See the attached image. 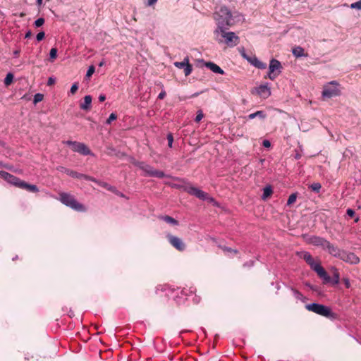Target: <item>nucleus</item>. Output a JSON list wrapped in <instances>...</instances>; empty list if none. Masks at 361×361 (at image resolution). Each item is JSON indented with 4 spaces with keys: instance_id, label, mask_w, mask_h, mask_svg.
<instances>
[{
    "instance_id": "f257e3e1",
    "label": "nucleus",
    "mask_w": 361,
    "mask_h": 361,
    "mask_svg": "<svg viewBox=\"0 0 361 361\" xmlns=\"http://www.w3.org/2000/svg\"><path fill=\"white\" fill-rule=\"evenodd\" d=\"M216 27L214 32H221V30L229 29L236 23L243 19V16L238 11L231 12L226 6L216 8L213 14Z\"/></svg>"
},
{
    "instance_id": "f03ea898",
    "label": "nucleus",
    "mask_w": 361,
    "mask_h": 361,
    "mask_svg": "<svg viewBox=\"0 0 361 361\" xmlns=\"http://www.w3.org/2000/svg\"><path fill=\"white\" fill-rule=\"evenodd\" d=\"M299 256L310 265V268L314 271L322 279H323L324 283H328L331 281V277L328 275L327 272L319 263L314 262L310 252H302L299 254Z\"/></svg>"
},
{
    "instance_id": "7ed1b4c3",
    "label": "nucleus",
    "mask_w": 361,
    "mask_h": 361,
    "mask_svg": "<svg viewBox=\"0 0 361 361\" xmlns=\"http://www.w3.org/2000/svg\"><path fill=\"white\" fill-rule=\"evenodd\" d=\"M228 30H221V32H214V35L219 43L224 42L229 47H234L239 44L240 38L234 32Z\"/></svg>"
},
{
    "instance_id": "20e7f679",
    "label": "nucleus",
    "mask_w": 361,
    "mask_h": 361,
    "mask_svg": "<svg viewBox=\"0 0 361 361\" xmlns=\"http://www.w3.org/2000/svg\"><path fill=\"white\" fill-rule=\"evenodd\" d=\"M175 186L178 188H183L185 192H188L191 195L195 196L200 200H207L209 202L213 203L214 204H216V203L215 200L213 197L209 196V195L207 192L192 185H188L185 186H180L176 185Z\"/></svg>"
},
{
    "instance_id": "39448f33",
    "label": "nucleus",
    "mask_w": 361,
    "mask_h": 361,
    "mask_svg": "<svg viewBox=\"0 0 361 361\" xmlns=\"http://www.w3.org/2000/svg\"><path fill=\"white\" fill-rule=\"evenodd\" d=\"M60 201L65 205L71 207V209L78 211V212H85V207L80 203H79L74 196L66 193L62 192L59 195Z\"/></svg>"
},
{
    "instance_id": "423d86ee",
    "label": "nucleus",
    "mask_w": 361,
    "mask_h": 361,
    "mask_svg": "<svg viewBox=\"0 0 361 361\" xmlns=\"http://www.w3.org/2000/svg\"><path fill=\"white\" fill-rule=\"evenodd\" d=\"M305 308L310 312H312L326 318L334 317V313L332 312L331 308L319 303L313 302L311 304H307L305 305Z\"/></svg>"
},
{
    "instance_id": "0eeeda50",
    "label": "nucleus",
    "mask_w": 361,
    "mask_h": 361,
    "mask_svg": "<svg viewBox=\"0 0 361 361\" xmlns=\"http://www.w3.org/2000/svg\"><path fill=\"white\" fill-rule=\"evenodd\" d=\"M340 85L336 80H332L323 87L322 95L324 98H331L341 94Z\"/></svg>"
},
{
    "instance_id": "6e6552de",
    "label": "nucleus",
    "mask_w": 361,
    "mask_h": 361,
    "mask_svg": "<svg viewBox=\"0 0 361 361\" xmlns=\"http://www.w3.org/2000/svg\"><path fill=\"white\" fill-rule=\"evenodd\" d=\"M135 164L137 166H138L140 169H142L145 173V175L147 176L156 177L159 178H162L167 176V175H166L164 171L157 170L145 162L137 161L135 163Z\"/></svg>"
},
{
    "instance_id": "1a4fd4ad",
    "label": "nucleus",
    "mask_w": 361,
    "mask_h": 361,
    "mask_svg": "<svg viewBox=\"0 0 361 361\" xmlns=\"http://www.w3.org/2000/svg\"><path fill=\"white\" fill-rule=\"evenodd\" d=\"M63 143L71 146L73 152H78L82 155H94L91 150L84 143L71 140L65 141Z\"/></svg>"
},
{
    "instance_id": "9d476101",
    "label": "nucleus",
    "mask_w": 361,
    "mask_h": 361,
    "mask_svg": "<svg viewBox=\"0 0 361 361\" xmlns=\"http://www.w3.org/2000/svg\"><path fill=\"white\" fill-rule=\"evenodd\" d=\"M281 68V63L276 59H271L269 66L267 78L271 80H274L280 74Z\"/></svg>"
},
{
    "instance_id": "9b49d317",
    "label": "nucleus",
    "mask_w": 361,
    "mask_h": 361,
    "mask_svg": "<svg viewBox=\"0 0 361 361\" xmlns=\"http://www.w3.org/2000/svg\"><path fill=\"white\" fill-rule=\"evenodd\" d=\"M339 259L351 264H357L360 262V258L355 254L345 250H343Z\"/></svg>"
},
{
    "instance_id": "f8f14e48",
    "label": "nucleus",
    "mask_w": 361,
    "mask_h": 361,
    "mask_svg": "<svg viewBox=\"0 0 361 361\" xmlns=\"http://www.w3.org/2000/svg\"><path fill=\"white\" fill-rule=\"evenodd\" d=\"M174 66L180 69L183 68L185 76L189 75L192 73V68L189 63V59L188 57H185L183 61L175 62Z\"/></svg>"
},
{
    "instance_id": "ddd939ff",
    "label": "nucleus",
    "mask_w": 361,
    "mask_h": 361,
    "mask_svg": "<svg viewBox=\"0 0 361 361\" xmlns=\"http://www.w3.org/2000/svg\"><path fill=\"white\" fill-rule=\"evenodd\" d=\"M167 239L169 243L178 250L183 251L185 250V244L180 238L171 234H168Z\"/></svg>"
},
{
    "instance_id": "4468645a",
    "label": "nucleus",
    "mask_w": 361,
    "mask_h": 361,
    "mask_svg": "<svg viewBox=\"0 0 361 361\" xmlns=\"http://www.w3.org/2000/svg\"><path fill=\"white\" fill-rule=\"evenodd\" d=\"M255 92L260 97L267 99L271 95V89L270 87L268 86V84L260 85L255 87Z\"/></svg>"
},
{
    "instance_id": "2eb2a0df",
    "label": "nucleus",
    "mask_w": 361,
    "mask_h": 361,
    "mask_svg": "<svg viewBox=\"0 0 361 361\" xmlns=\"http://www.w3.org/2000/svg\"><path fill=\"white\" fill-rule=\"evenodd\" d=\"M324 250L335 257L340 258L343 250H341L338 246L331 243L329 241L326 245Z\"/></svg>"
},
{
    "instance_id": "dca6fc26",
    "label": "nucleus",
    "mask_w": 361,
    "mask_h": 361,
    "mask_svg": "<svg viewBox=\"0 0 361 361\" xmlns=\"http://www.w3.org/2000/svg\"><path fill=\"white\" fill-rule=\"evenodd\" d=\"M242 55L253 66L262 70L267 68V64L259 61L255 56L249 57L247 56L244 53Z\"/></svg>"
},
{
    "instance_id": "f3484780",
    "label": "nucleus",
    "mask_w": 361,
    "mask_h": 361,
    "mask_svg": "<svg viewBox=\"0 0 361 361\" xmlns=\"http://www.w3.org/2000/svg\"><path fill=\"white\" fill-rule=\"evenodd\" d=\"M328 241L329 240L324 238L315 235L310 237L308 240L309 243L314 246L321 247L323 250H324Z\"/></svg>"
},
{
    "instance_id": "a211bd4d",
    "label": "nucleus",
    "mask_w": 361,
    "mask_h": 361,
    "mask_svg": "<svg viewBox=\"0 0 361 361\" xmlns=\"http://www.w3.org/2000/svg\"><path fill=\"white\" fill-rule=\"evenodd\" d=\"M58 170H59L61 172L66 173V174H68V176H70L72 178H82V176H83V174H82V173H78L76 171L64 168L63 166H60L58 169Z\"/></svg>"
},
{
    "instance_id": "6ab92c4d",
    "label": "nucleus",
    "mask_w": 361,
    "mask_h": 361,
    "mask_svg": "<svg viewBox=\"0 0 361 361\" xmlns=\"http://www.w3.org/2000/svg\"><path fill=\"white\" fill-rule=\"evenodd\" d=\"M92 97L90 95H86L84 97V102L80 104V107L81 109L88 111L91 108Z\"/></svg>"
},
{
    "instance_id": "aec40b11",
    "label": "nucleus",
    "mask_w": 361,
    "mask_h": 361,
    "mask_svg": "<svg viewBox=\"0 0 361 361\" xmlns=\"http://www.w3.org/2000/svg\"><path fill=\"white\" fill-rule=\"evenodd\" d=\"M205 66L207 68H209L212 72L215 73H219L221 75L224 73L223 69L213 62H207L206 63Z\"/></svg>"
},
{
    "instance_id": "412c9836",
    "label": "nucleus",
    "mask_w": 361,
    "mask_h": 361,
    "mask_svg": "<svg viewBox=\"0 0 361 361\" xmlns=\"http://www.w3.org/2000/svg\"><path fill=\"white\" fill-rule=\"evenodd\" d=\"M8 183L17 186L20 188L21 183H23V180H21L19 178L10 174V178H8V179L6 180Z\"/></svg>"
},
{
    "instance_id": "4be33fe9",
    "label": "nucleus",
    "mask_w": 361,
    "mask_h": 361,
    "mask_svg": "<svg viewBox=\"0 0 361 361\" xmlns=\"http://www.w3.org/2000/svg\"><path fill=\"white\" fill-rule=\"evenodd\" d=\"M257 117L262 120H264V118H266L267 114L263 111H257L250 114L247 116V118L250 120L254 119Z\"/></svg>"
},
{
    "instance_id": "5701e85b",
    "label": "nucleus",
    "mask_w": 361,
    "mask_h": 361,
    "mask_svg": "<svg viewBox=\"0 0 361 361\" xmlns=\"http://www.w3.org/2000/svg\"><path fill=\"white\" fill-rule=\"evenodd\" d=\"M20 188L25 189L30 192H37L39 191L38 188L35 185L28 184L23 180Z\"/></svg>"
},
{
    "instance_id": "b1692460",
    "label": "nucleus",
    "mask_w": 361,
    "mask_h": 361,
    "mask_svg": "<svg viewBox=\"0 0 361 361\" xmlns=\"http://www.w3.org/2000/svg\"><path fill=\"white\" fill-rule=\"evenodd\" d=\"M332 272L333 279H331V281L329 283H331L333 285H337L339 283L340 281L339 272L336 268H332Z\"/></svg>"
},
{
    "instance_id": "393cba45",
    "label": "nucleus",
    "mask_w": 361,
    "mask_h": 361,
    "mask_svg": "<svg viewBox=\"0 0 361 361\" xmlns=\"http://www.w3.org/2000/svg\"><path fill=\"white\" fill-rule=\"evenodd\" d=\"M159 219L164 221L166 223L173 226H177L178 224V221L177 220L167 215L161 216H159Z\"/></svg>"
},
{
    "instance_id": "a878e982",
    "label": "nucleus",
    "mask_w": 361,
    "mask_h": 361,
    "mask_svg": "<svg viewBox=\"0 0 361 361\" xmlns=\"http://www.w3.org/2000/svg\"><path fill=\"white\" fill-rule=\"evenodd\" d=\"M272 192L273 190L271 185H267L266 187H264L263 189V194L262 196V200H267L269 197L271 196Z\"/></svg>"
},
{
    "instance_id": "bb28decb",
    "label": "nucleus",
    "mask_w": 361,
    "mask_h": 361,
    "mask_svg": "<svg viewBox=\"0 0 361 361\" xmlns=\"http://www.w3.org/2000/svg\"><path fill=\"white\" fill-rule=\"evenodd\" d=\"M292 53L295 57H301L305 56L304 49L301 47H295L293 48Z\"/></svg>"
},
{
    "instance_id": "cd10ccee",
    "label": "nucleus",
    "mask_w": 361,
    "mask_h": 361,
    "mask_svg": "<svg viewBox=\"0 0 361 361\" xmlns=\"http://www.w3.org/2000/svg\"><path fill=\"white\" fill-rule=\"evenodd\" d=\"M292 291L293 293L294 297L302 302H305L307 300V298L305 297L300 292H299L298 290L292 288Z\"/></svg>"
},
{
    "instance_id": "c85d7f7f",
    "label": "nucleus",
    "mask_w": 361,
    "mask_h": 361,
    "mask_svg": "<svg viewBox=\"0 0 361 361\" xmlns=\"http://www.w3.org/2000/svg\"><path fill=\"white\" fill-rule=\"evenodd\" d=\"M57 56V49L51 48L49 52V60L54 61Z\"/></svg>"
},
{
    "instance_id": "c756f323",
    "label": "nucleus",
    "mask_w": 361,
    "mask_h": 361,
    "mask_svg": "<svg viewBox=\"0 0 361 361\" xmlns=\"http://www.w3.org/2000/svg\"><path fill=\"white\" fill-rule=\"evenodd\" d=\"M13 80V75L11 73H8L5 79H4V84L5 85L8 86L9 85Z\"/></svg>"
},
{
    "instance_id": "7c9ffc66",
    "label": "nucleus",
    "mask_w": 361,
    "mask_h": 361,
    "mask_svg": "<svg viewBox=\"0 0 361 361\" xmlns=\"http://www.w3.org/2000/svg\"><path fill=\"white\" fill-rule=\"evenodd\" d=\"M322 185L319 183H314L310 185V188L314 192H319Z\"/></svg>"
},
{
    "instance_id": "2f4dec72",
    "label": "nucleus",
    "mask_w": 361,
    "mask_h": 361,
    "mask_svg": "<svg viewBox=\"0 0 361 361\" xmlns=\"http://www.w3.org/2000/svg\"><path fill=\"white\" fill-rule=\"evenodd\" d=\"M297 195L295 193L291 194L287 201V205H290L296 201Z\"/></svg>"
},
{
    "instance_id": "473e14b6",
    "label": "nucleus",
    "mask_w": 361,
    "mask_h": 361,
    "mask_svg": "<svg viewBox=\"0 0 361 361\" xmlns=\"http://www.w3.org/2000/svg\"><path fill=\"white\" fill-rule=\"evenodd\" d=\"M43 97H44V96L42 94H40V93L35 94L34 96V99H33L34 104H37V103L41 102L43 99Z\"/></svg>"
},
{
    "instance_id": "72a5a7b5",
    "label": "nucleus",
    "mask_w": 361,
    "mask_h": 361,
    "mask_svg": "<svg viewBox=\"0 0 361 361\" xmlns=\"http://www.w3.org/2000/svg\"><path fill=\"white\" fill-rule=\"evenodd\" d=\"M44 23V19L43 18H39L38 19H37L35 23H34V25L36 27H41L43 24Z\"/></svg>"
},
{
    "instance_id": "f704fd0d",
    "label": "nucleus",
    "mask_w": 361,
    "mask_h": 361,
    "mask_svg": "<svg viewBox=\"0 0 361 361\" xmlns=\"http://www.w3.org/2000/svg\"><path fill=\"white\" fill-rule=\"evenodd\" d=\"M203 116H204V114L202 113V110L197 111V116L195 118V121L197 123H199L202 119Z\"/></svg>"
},
{
    "instance_id": "c9c22d12",
    "label": "nucleus",
    "mask_w": 361,
    "mask_h": 361,
    "mask_svg": "<svg viewBox=\"0 0 361 361\" xmlns=\"http://www.w3.org/2000/svg\"><path fill=\"white\" fill-rule=\"evenodd\" d=\"M117 118V116L114 113H111L106 121V124H111V123Z\"/></svg>"
},
{
    "instance_id": "e433bc0d",
    "label": "nucleus",
    "mask_w": 361,
    "mask_h": 361,
    "mask_svg": "<svg viewBox=\"0 0 361 361\" xmlns=\"http://www.w3.org/2000/svg\"><path fill=\"white\" fill-rule=\"evenodd\" d=\"M167 140H168V145L170 148L173 147V137L171 133H169L167 135Z\"/></svg>"
},
{
    "instance_id": "4c0bfd02",
    "label": "nucleus",
    "mask_w": 361,
    "mask_h": 361,
    "mask_svg": "<svg viewBox=\"0 0 361 361\" xmlns=\"http://www.w3.org/2000/svg\"><path fill=\"white\" fill-rule=\"evenodd\" d=\"M350 8H356V9H358V10H361V0H360L358 1H356L355 3H353L350 5Z\"/></svg>"
},
{
    "instance_id": "58836bf2",
    "label": "nucleus",
    "mask_w": 361,
    "mask_h": 361,
    "mask_svg": "<svg viewBox=\"0 0 361 361\" xmlns=\"http://www.w3.org/2000/svg\"><path fill=\"white\" fill-rule=\"evenodd\" d=\"M95 68L94 66H90L87 71L86 77L89 78L94 73Z\"/></svg>"
},
{
    "instance_id": "ea45409f",
    "label": "nucleus",
    "mask_w": 361,
    "mask_h": 361,
    "mask_svg": "<svg viewBox=\"0 0 361 361\" xmlns=\"http://www.w3.org/2000/svg\"><path fill=\"white\" fill-rule=\"evenodd\" d=\"M10 174L11 173H8L6 171H0V177H1L5 180L6 179H8V178H10Z\"/></svg>"
},
{
    "instance_id": "a19ab883",
    "label": "nucleus",
    "mask_w": 361,
    "mask_h": 361,
    "mask_svg": "<svg viewBox=\"0 0 361 361\" xmlns=\"http://www.w3.org/2000/svg\"><path fill=\"white\" fill-rule=\"evenodd\" d=\"M78 90V83H74V84L72 85V86L71 87L70 92H71V93L72 94H75L77 92Z\"/></svg>"
},
{
    "instance_id": "79ce46f5",
    "label": "nucleus",
    "mask_w": 361,
    "mask_h": 361,
    "mask_svg": "<svg viewBox=\"0 0 361 361\" xmlns=\"http://www.w3.org/2000/svg\"><path fill=\"white\" fill-rule=\"evenodd\" d=\"M44 36H45V33L44 32L42 31V32H39L37 36H36V39L38 42L39 41H42L44 38Z\"/></svg>"
},
{
    "instance_id": "37998d69",
    "label": "nucleus",
    "mask_w": 361,
    "mask_h": 361,
    "mask_svg": "<svg viewBox=\"0 0 361 361\" xmlns=\"http://www.w3.org/2000/svg\"><path fill=\"white\" fill-rule=\"evenodd\" d=\"M82 178H85V180H91V181H93V182H95V183H97V181L96 180V179L93 177H91V176H87V175H84L82 176Z\"/></svg>"
},
{
    "instance_id": "c03bdc74",
    "label": "nucleus",
    "mask_w": 361,
    "mask_h": 361,
    "mask_svg": "<svg viewBox=\"0 0 361 361\" xmlns=\"http://www.w3.org/2000/svg\"><path fill=\"white\" fill-rule=\"evenodd\" d=\"M166 93L165 90H162L161 91V92H160V93L159 94V95H158V99H164V97H166Z\"/></svg>"
},
{
    "instance_id": "a18cd8bd",
    "label": "nucleus",
    "mask_w": 361,
    "mask_h": 361,
    "mask_svg": "<svg viewBox=\"0 0 361 361\" xmlns=\"http://www.w3.org/2000/svg\"><path fill=\"white\" fill-rule=\"evenodd\" d=\"M262 145L266 148H269L271 146V142L268 140H264L262 142Z\"/></svg>"
},
{
    "instance_id": "49530a36",
    "label": "nucleus",
    "mask_w": 361,
    "mask_h": 361,
    "mask_svg": "<svg viewBox=\"0 0 361 361\" xmlns=\"http://www.w3.org/2000/svg\"><path fill=\"white\" fill-rule=\"evenodd\" d=\"M346 214L350 216V217H353L355 215V211L352 209H348L347 211H346Z\"/></svg>"
},
{
    "instance_id": "de8ad7c7",
    "label": "nucleus",
    "mask_w": 361,
    "mask_h": 361,
    "mask_svg": "<svg viewBox=\"0 0 361 361\" xmlns=\"http://www.w3.org/2000/svg\"><path fill=\"white\" fill-rule=\"evenodd\" d=\"M343 282H344L345 286L346 288H350V281H349V279L348 278L343 279Z\"/></svg>"
},
{
    "instance_id": "09e8293b",
    "label": "nucleus",
    "mask_w": 361,
    "mask_h": 361,
    "mask_svg": "<svg viewBox=\"0 0 361 361\" xmlns=\"http://www.w3.org/2000/svg\"><path fill=\"white\" fill-rule=\"evenodd\" d=\"M156 86L157 87H159L161 90V91L162 90H164V85H163V83L161 82H156Z\"/></svg>"
},
{
    "instance_id": "8fccbe9b",
    "label": "nucleus",
    "mask_w": 361,
    "mask_h": 361,
    "mask_svg": "<svg viewBox=\"0 0 361 361\" xmlns=\"http://www.w3.org/2000/svg\"><path fill=\"white\" fill-rule=\"evenodd\" d=\"M55 82V79L50 77L49 79H48V81H47V85H53L54 83Z\"/></svg>"
},
{
    "instance_id": "3c124183",
    "label": "nucleus",
    "mask_w": 361,
    "mask_h": 361,
    "mask_svg": "<svg viewBox=\"0 0 361 361\" xmlns=\"http://www.w3.org/2000/svg\"><path fill=\"white\" fill-rule=\"evenodd\" d=\"M101 186L104 187V188H107L108 190H111V187L109 186L106 183H102L99 184Z\"/></svg>"
},
{
    "instance_id": "603ef678",
    "label": "nucleus",
    "mask_w": 361,
    "mask_h": 361,
    "mask_svg": "<svg viewBox=\"0 0 361 361\" xmlns=\"http://www.w3.org/2000/svg\"><path fill=\"white\" fill-rule=\"evenodd\" d=\"M105 99H106V96H105L104 94H100V95L99 96V102H104V101H105Z\"/></svg>"
},
{
    "instance_id": "864d4df0",
    "label": "nucleus",
    "mask_w": 361,
    "mask_h": 361,
    "mask_svg": "<svg viewBox=\"0 0 361 361\" xmlns=\"http://www.w3.org/2000/svg\"><path fill=\"white\" fill-rule=\"evenodd\" d=\"M157 1V0H148L147 5L152 6V5L154 4Z\"/></svg>"
},
{
    "instance_id": "5fc2aeb1",
    "label": "nucleus",
    "mask_w": 361,
    "mask_h": 361,
    "mask_svg": "<svg viewBox=\"0 0 361 361\" xmlns=\"http://www.w3.org/2000/svg\"><path fill=\"white\" fill-rule=\"evenodd\" d=\"M32 35V32L30 30H28L26 33H25V38H29Z\"/></svg>"
},
{
    "instance_id": "6e6d98bb",
    "label": "nucleus",
    "mask_w": 361,
    "mask_h": 361,
    "mask_svg": "<svg viewBox=\"0 0 361 361\" xmlns=\"http://www.w3.org/2000/svg\"><path fill=\"white\" fill-rule=\"evenodd\" d=\"M20 54V50H16L13 51V55L15 57H18Z\"/></svg>"
},
{
    "instance_id": "4d7b16f0",
    "label": "nucleus",
    "mask_w": 361,
    "mask_h": 361,
    "mask_svg": "<svg viewBox=\"0 0 361 361\" xmlns=\"http://www.w3.org/2000/svg\"><path fill=\"white\" fill-rule=\"evenodd\" d=\"M226 250H228L229 252H233L235 254H236L238 252L237 250H232L231 248H226Z\"/></svg>"
},
{
    "instance_id": "13d9d810",
    "label": "nucleus",
    "mask_w": 361,
    "mask_h": 361,
    "mask_svg": "<svg viewBox=\"0 0 361 361\" xmlns=\"http://www.w3.org/2000/svg\"><path fill=\"white\" fill-rule=\"evenodd\" d=\"M0 167H4L6 169H8V166L4 164L2 161H0Z\"/></svg>"
},
{
    "instance_id": "bf43d9fd",
    "label": "nucleus",
    "mask_w": 361,
    "mask_h": 361,
    "mask_svg": "<svg viewBox=\"0 0 361 361\" xmlns=\"http://www.w3.org/2000/svg\"><path fill=\"white\" fill-rule=\"evenodd\" d=\"M37 4L39 6H41V5L42 4V0H37Z\"/></svg>"
},
{
    "instance_id": "052dcab7",
    "label": "nucleus",
    "mask_w": 361,
    "mask_h": 361,
    "mask_svg": "<svg viewBox=\"0 0 361 361\" xmlns=\"http://www.w3.org/2000/svg\"><path fill=\"white\" fill-rule=\"evenodd\" d=\"M105 63V61L104 60H102L99 63V66L101 67V66H103Z\"/></svg>"
},
{
    "instance_id": "680f3d73",
    "label": "nucleus",
    "mask_w": 361,
    "mask_h": 361,
    "mask_svg": "<svg viewBox=\"0 0 361 361\" xmlns=\"http://www.w3.org/2000/svg\"><path fill=\"white\" fill-rule=\"evenodd\" d=\"M199 94H200V92H196V93H194V94L192 95V97H197Z\"/></svg>"
},
{
    "instance_id": "e2e57ef3",
    "label": "nucleus",
    "mask_w": 361,
    "mask_h": 361,
    "mask_svg": "<svg viewBox=\"0 0 361 361\" xmlns=\"http://www.w3.org/2000/svg\"><path fill=\"white\" fill-rule=\"evenodd\" d=\"M182 292L185 294V295H188L187 292H186V290L184 288L182 290Z\"/></svg>"
},
{
    "instance_id": "0e129e2a",
    "label": "nucleus",
    "mask_w": 361,
    "mask_h": 361,
    "mask_svg": "<svg viewBox=\"0 0 361 361\" xmlns=\"http://www.w3.org/2000/svg\"><path fill=\"white\" fill-rule=\"evenodd\" d=\"M359 220H360V219H359V217L357 216V217H356V218L355 219V222H356V223H357V222H358V221H359Z\"/></svg>"
},
{
    "instance_id": "69168bd1",
    "label": "nucleus",
    "mask_w": 361,
    "mask_h": 361,
    "mask_svg": "<svg viewBox=\"0 0 361 361\" xmlns=\"http://www.w3.org/2000/svg\"><path fill=\"white\" fill-rule=\"evenodd\" d=\"M194 291H195V289H193V288H190V293H193Z\"/></svg>"
},
{
    "instance_id": "338daca9",
    "label": "nucleus",
    "mask_w": 361,
    "mask_h": 361,
    "mask_svg": "<svg viewBox=\"0 0 361 361\" xmlns=\"http://www.w3.org/2000/svg\"><path fill=\"white\" fill-rule=\"evenodd\" d=\"M17 257H18V256H16V257L13 258V260L17 259Z\"/></svg>"
}]
</instances>
